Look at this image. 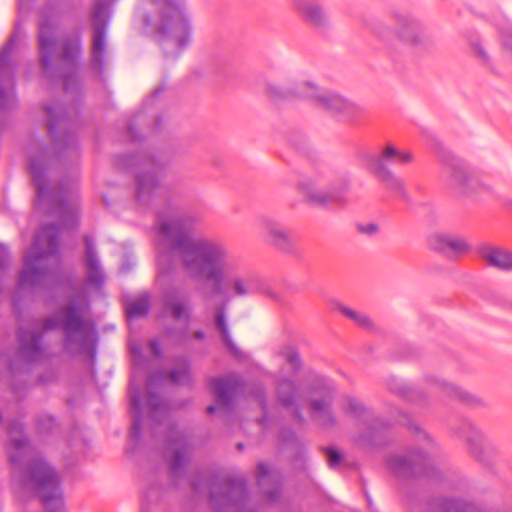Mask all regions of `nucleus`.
<instances>
[{
  "label": "nucleus",
  "mask_w": 512,
  "mask_h": 512,
  "mask_svg": "<svg viewBox=\"0 0 512 512\" xmlns=\"http://www.w3.org/2000/svg\"><path fill=\"white\" fill-rule=\"evenodd\" d=\"M190 446L183 432L175 427L168 430V447L165 457L169 462L171 477L176 480L182 473L188 460Z\"/></svg>",
  "instance_id": "dca6fc26"
},
{
  "label": "nucleus",
  "mask_w": 512,
  "mask_h": 512,
  "mask_svg": "<svg viewBox=\"0 0 512 512\" xmlns=\"http://www.w3.org/2000/svg\"><path fill=\"white\" fill-rule=\"evenodd\" d=\"M112 0H95L92 9L93 40L91 67L100 73L105 66V31L109 19V5Z\"/></svg>",
  "instance_id": "ddd939ff"
},
{
  "label": "nucleus",
  "mask_w": 512,
  "mask_h": 512,
  "mask_svg": "<svg viewBox=\"0 0 512 512\" xmlns=\"http://www.w3.org/2000/svg\"><path fill=\"white\" fill-rule=\"evenodd\" d=\"M446 173L448 174L449 184L465 193L470 181V175L464 165L452 156L445 160Z\"/></svg>",
  "instance_id": "c85d7f7f"
},
{
  "label": "nucleus",
  "mask_w": 512,
  "mask_h": 512,
  "mask_svg": "<svg viewBox=\"0 0 512 512\" xmlns=\"http://www.w3.org/2000/svg\"><path fill=\"white\" fill-rule=\"evenodd\" d=\"M131 407L134 411L133 422L131 428V435L134 439H138L142 427V407L139 395L134 391L133 387L130 388Z\"/></svg>",
  "instance_id": "f704fd0d"
},
{
  "label": "nucleus",
  "mask_w": 512,
  "mask_h": 512,
  "mask_svg": "<svg viewBox=\"0 0 512 512\" xmlns=\"http://www.w3.org/2000/svg\"><path fill=\"white\" fill-rule=\"evenodd\" d=\"M298 95L310 99L312 103L327 112L340 115L345 121L356 122L364 113L363 108L341 95L320 89L310 82L301 84Z\"/></svg>",
  "instance_id": "6e6552de"
},
{
  "label": "nucleus",
  "mask_w": 512,
  "mask_h": 512,
  "mask_svg": "<svg viewBox=\"0 0 512 512\" xmlns=\"http://www.w3.org/2000/svg\"><path fill=\"white\" fill-rule=\"evenodd\" d=\"M334 399V391L327 383L321 386V397L310 402L312 417L323 427H331L335 424L331 406Z\"/></svg>",
  "instance_id": "aec40b11"
},
{
  "label": "nucleus",
  "mask_w": 512,
  "mask_h": 512,
  "mask_svg": "<svg viewBox=\"0 0 512 512\" xmlns=\"http://www.w3.org/2000/svg\"><path fill=\"white\" fill-rule=\"evenodd\" d=\"M294 8L304 23L316 30L330 27L329 17L323 5L317 0H294Z\"/></svg>",
  "instance_id": "6ab92c4d"
},
{
  "label": "nucleus",
  "mask_w": 512,
  "mask_h": 512,
  "mask_svg": "<svg viewBox=\"0 0 512 512\" xmlns=\"http://www.w3.org/2000/svg\"><path fill=\"white\" fill-rule=\"evenodd\" d=\"M8 433L16 450L10 455V460L18 489L33 493L47 512H64L63 492L57 472L40 457L30 459L32 448L22 437L20 424H10Z\"/></svg>",
  "instance_id": "7ed1b4c3"
},
{
  "label": "nucleus",
  "mask_w": 512,
  "mask_h": 512,
  "mask_svg": "<svg viewBox=\"0 0 512 512\" xmlns=\"http://www.w3.org/2000/svg\"><path fill=\"white\" fill-rule=\"evenodd\" d=\"M231 286L236 296H246L253 292L255 286V279L252 277H233L231 279Z\"/></svg>",
  "instance_id": "ea45409f"
},
{
  "label": "nucleus",
  "mask_w": 512,
  "mask_h": 512,
  "mask_svg": "<svg viewBox=\"0 0 512 512\" xmlns=\"http://www.w3.org/2000/svg\"><path fill=\"white\" fill-rule=\"evenodd\" d=\"M276 399L277 402L286 409L293 410V416L299 422H303V417L297 405V398L300 394V389L295 382L289 379H281L276 385Z\"/></svg>",
  "instance_id": "5701e85b"
},
{
  "label": "nucleus",
  "mask_w": 512,
  "mask_h": 512,
  "mask_svg": "<svg viewBox=\"0 0 512 512\" xmlns=\"http://www.w3.org/2000/svg\"><path fill=\"white\" fill-rule=\"evenodd\" d=\"M439 512H482L473 503L462 502L456 499H445L439 504Z\"/></svg>",
  "instance_id": "e433bc0d"
},
{
  "label": "nucleus",
  "mask_w": 512,
  "mask_h": 512,
  "mask_svg": "<svg viewBox=\"0 0 512 512\" xmlns=\"http://www.w3.org/2000/svg\"><path fill=\"white\" fill-rule=\"evenodd\" d=\"M164 311L176 320L190 319L191 304L187 296L175 290L167 291L163 296Z\"/></svg>",
  "instance_id": "a878e982"
},
{
  "label": "nucleus",
  "mask_w": 512,
  "mask_h": 512,
  "mask_svg": "<svg viewBox=\"0 0 512 512\" xmlns=\"http://www.w3.org/2000/svg\"><path fill=\"white\" fill-rule=\"evenodd\" d=\"M395 35L399 42L411 51H430L435 44L432 34L419 18L394 12Z\"/></svg>",
  "instance_id": "1a4fd4ad"
},
{
  "label": "nucleus",
  "mask_w": 512,
  "mask_h": 512,
  "mask_svg": "<svg viewBox=\"0 0 512 512\" xmlns=\"http://www.w3.org/2000/svg\"><path fill=\"white\" fill-rule=\"evenodd\" d=\"M456 433L467 443L469 452L480 461H486L497 453L495 443L471 422H463L456 428Z\"/></svg>",
  "instance_id": "2eb2a0df"
},
{
  "label": "nucleus",
  "mask_w": 512,
  "mask_h": 512,
  "mask_svg": "<svg viewBox=\"0 0 512 512\" xmlns=\"http://www.w3.org/2000/svg\"><path fill=\"white\" fill-rule=\"evenodd\" d=\"M325 453L330 467H335L341 462L342 456L338 451L332 448H325Z\"/></svg>",
  "instance_id": "a18cd8bd"
},
{
  "label": "nucleus",
  "mask_w": 512,
  "mask_h": 512,
  "mask_svg": "<svg viewBox=\"0 0 512 512\" xmlns=\"http://www.w3.org/2000/svg\"><path fill=\"white\" fill-rule=\"evenodd\" d=\"M450 236L436 233L430 236L429 245L433 250L448 254V243Z\"/></svg>",
  "instance_id": "37998d69"
},
{
  "label": "nucleus",
  "mask_w": 512,
  "mask_h": 512,
  "mask_svg": "<svg viewBox=\"0 0 512 512\" xmlns=\"http://www.w3.org/2000/svg\"><path fill=\"white\" fill-rule=\"evenodd\" d=\"M128 133H129V135L131 136L132 139H134V140L137 139V137H136V135L134 133L133 127H131V126L128 127Z\"/></svg>",
  "instance_id": "6e6d98bb"
},
{
  "label": "nucleus",
  "mask_w": 512,
  "mask_h": 512,
  "mask_svg": "<svg viewBox=\"0 0 512 512\" xmlns=\"http://www.w3.org/2000/svg\"><path fill=\"white\" fill-rule=\"evenodd\" d=\"M149 346L155 357H159L161 355V350L156 340L150 341Z\"/></svg>",
  "instance_id": "603ef678"
},
{
  "label": "nucleus",
  "mask_w": 512,
  "mask_h": 512,
  "mask_svg": "<svg viewBox=\"0 0 512 512\" xmlns=\"http://www.w3.org/2000/svg\"><path fill=\"white\" fill-rule=\"evenodd\" d=\"M256 399L260 405V407L265 410L266 409V400H265V394L263 391H259L257 394H256Z\"/></svg>",
  "instance_id": "864d4df0"
},
{
  "label": "nucleus",
  "mask_w": 512,
  "mask_h": 512,
  "mask_svg": "<svg viewBox=\"0 0 512 512\" xmlns=\"http://www.w3.org/2000/svg\"><path fill=\"white\" fill-rule=\"evenodd\" d=\"M342 407L345 413L353 417H360L366 410L362 402L351 397L344 399Z\"/></svg>",
  "instance_id": "79ce46f5"
},
{
  "label": "nucleus",
  "mask_w": 512,
  "mask_h": 512,
  "mask_svg": "<svg viewBox=\"0 0 512 512\" xmlns=\"http://www.w3.org/2000/svg\"><path fill=\"white\" fill-rule=\"evenodd\" d=\"M192 487L195 491L199 490L200 489V483L198 482H193L192 483Z\"/></svg>",
  "instance_id": "bf43d9fd"
},
{
  "label": "nucleus",
  "mask_w": 512,
  "mask_h": 512,
  "mask_svg": "<svg viewBox=\"0 0 512 512\" xmlns=\"http://www.w3.org/2000/svg\"><path fill=\"white\" fill-rule=\"evenodd\" d=\"M211 389L216 397L218 406L229 410L232 400L241 386V380L235 375L227 377L213 378L210 381Z\"/></svg>",
  "instance_id": "412c9836"
},
{
  "label": "nucleus",
  "mask_w": 512,
  "mask_h": 512,
  "mask_svg": "<svg viewBox=\"0 0 512 512\" xmlns=\"http://www.w3.org/2000/svg\"><path fill=\"white\" fill-rule=\"evenodd\" d=\"M429 381L431 384L435 385V387L440 392H442L444 395L451 399L458 400L468 405H475L479 403V400L469 392L464 391L461 388L456 387L450 383H447L444 380H440L435 377H430Z\"/></svg>",
  "instance_id": "7c9ffc66"
},
{
  "label": "nucleus",
  "mask_w": 512,
  "mask_h": 512,
  "mask_svg": "<svg viewBox=\"0 0 512 512\" xmlns=\"http://www.w3.org/2000/svg\"><path fill=\"white\" fill-rule=\"evenodd\" d=\"M194 337H195L196 339L201 340V339H203V338H204V332H202V331H196V332L194 333Z\"/></svg>",
  "instance_id": "5fc2aeb1"
},
{
  "label": "nucleus",
  "mask_w": 512,
  "mask_h": 512,
  "mask_svg": "<svg viewBox=\"0 0 512 512\" xmlns=\"http://www.w3.org/2000/svg\"><path fill=\"white\" fill-rule=\"evenodd\" d=\"M143 22L166 56H177L187 47L191 26L183 0H149Z\"/></svg>",
  "instance_id": "20e7f679"
},
{
  "label": "nucleus",
  "mask_w": 512,
  "mask_h": 512,
  "mask_svg": "<svg viewBox=\"0 0 512 512\" xmlns=\"http://www.w3.org/2000/svg\"><path fill=\"white\" fill-rule=\"evenodd\" d=\"M427 466L428 459L419 451L395 454L387 459L388 469L398 477L426 474Z\"/></svg>",
  "instance_id": "a211bd4d"
},
{
  "label": "nucleus",
  "mask_w": 512,
  "mask_h": 512,
  "mask_svg": "<svg viewBox=\"0 0 512 512\" xmlns=\"http://www.w3.org/2000/svg\"><path fill=\"white\" fill-rule=\"evenodd\" d=\"M368 168L387 188L398 192L402 196L406 195L403 181L387 165L377 162L374 166H368Z\"/></svg>",
  "instance_id": "2f4dec72"
},
{
  "label": "nucleus",
  "mask_w": 512,
  "mask_h": 512,
  "mask_svg": "<svg viewBox=\"0 0 512 512\" xmlns=\"http://www.w3.org/2000/svg\"><path fill=\"white\" fill-rule=\"evenodd\" d=\"M46 158V154L43 153L32 157L29 163L37 190V206L41 209L50 208V213L58 216L63 226L75 227L79 212L77 182H62L58 187L47 185L44 175Z\"/></svg>",
  "instance_id": "423d86ee"
},
{
  "label": "nucleus",
  "mask_w": 512,
  "mask_h": 512,
  "mask_svg": "<svg viewBox=\"0 0 512 512\" xmlns=\"http://www.w3.org/2000/svg\"><path fill=\"white\" fill-rule=\"evenodd\" d=\"M300 87L301 84L296 86L295 89H284L279 84L267 83L265 91L268 98L272 101L284 100L292 97L304 98L303 96L298 95Z\"/></svg>",
  "instance_id": "72a5a7b5"
},
{
  "label": "nucleus",
  "mask_w": 512,
  "mask_h": 512,
  "mask_svg": "<svg viewBox=\"0 0 512 512\" xmlns=\"http://www.w3.org/2000/svg\"><path fill=\"white\" fill-rule=\"evenodd\" d=\"M265 240L276 248L288 251L292 247V240L286 229L277 221L265 218L261 222Z\"/></svg>",
  "instance_id": "393cba45"
},
{
  "label": "nucleus",
  "mask_w": 512,
  "mask_h": 512,
  "mask_svg": "<svg viewBox=\"0 0 512 512\" xmlns=\"http://www.w3.org/2000/svg\"><path fill=\"white\" fill-rule=\"evenodd\" d=\"M395 421L397 423H399V424L406 425L408 427H412L413 426V427L416 428V426L413 424L412 420L405 413L399 412V415H398V417L396 418Z\"/></svg>",
  "instance_id": "8fccbe9b"
},
{
  "label": "nucleus",
  "mask_w": 512,
  "mask_h": 512,
  "mask_svg": "<svg viewBox=\"0 0 512 512\" xmlns=\"http://www.w3.org/2000/svg\"><path fill=\"white\" fill-rule=\"evenodd\" d=\"M237 448L241 451L243 449V444L242 443H238Z\"/></svg>",
  "instance_id": "052dcab7"
},
{
  "label": "nucleus",
  "mask_w": 512,
  "mask_h": 512,
  "mask_svg": "<svg viewBox=\"0 0 512 512\" xmlns=\"http://www.w3.org/2000/svg\"><path fill=\"white\" fill-rule=\"evenodd\" d=\"M60 327L64 334L63 347L71 353L86 351L96 341L94 323L84 318L73 305L62 307L57 315L35 321L31 329L19 330V351L23 359L36 362L45 358L43 333Z\"/></svg>",
  "instance_id": "f03ea898"
},
{
  "label": "nucleus",
  "mask_w": 512,
  "mask_h": 512,
  "mask_svg": "<svg viewBox=\"0 0 512 512\" xmlns=\"http://www.w3.org/2000/svg\"><path fill=\"white\" fill-rule=\"evenodd\" d=\"M215 326H216V329L221 334L222 340H223L224 344L226 345V347L231 352L237 353V347L233 343V341H232V339L230 337L229 331H228V326H227V323H226L225 314H224V308L223 307L219 308L217 313H216V315H215Z\"/></svg>",
  "instance_id": "4c0bfd02"
},
{
  "label": "nucleus",
  "mask_w": 512,
  "mask_h": 512,
  "mask_svg": "<svg viewBox=\"0 0 512 512\" xmlns=\"http://www.w3.org/2000/svg\"><path fill=\"white\" fill-rule=\"evenodd\" d=\"M7 260L8 252L4 246L0 245V270H2L5 267Z\"/></svg>",
  "instance_id": "3c124183"
},
{
  "label": "nucleus",
  "mask_w": 512,
  "mask_h": 512,
  "mask_svg": "<svg viewBox=\"0 0 512 512\" xmlns=\"http://www.w3.org/2000/svg\"><path fill=\"white\" fill-rule=\"evenodd\" d=\"M86 247L85 268L86 283L95 288H101L104 283V274L100 267L99 259L90 236L84 237Z\"/></svg>",
  "instance_id": "b1692460"
},
{
  "label": "nucleus",
  "mask_w": 512,
  "mask_h": 512,
  "mask_svg": "<svg viewBox=\"0 0 512 512\" xmlns=\"http://www.w3.org/2000/svg\"><path fill=\"white\" fill-rule=\"evenodd\" d=\"M363 26L374 36L381 40H387L390 36V27L380 17L371 13L361 16Z\"/></svg>",
  "instance_id": "473e14b6"
},
{
  "label": "nucleus",
  "mask_w": 512,
  "mask_h": 512,
  "mask_svg": "<svg viewBox=\"0 0 512 512\" xmlns=\"http://www.w3.org/2000/svg\"><path fill=\"white\" fill-rule=\"evenodd\" d=\"M470 250V245L463 238L450 237L448 243V254L449 256L459 255L467 253Z\"/></svg>",
  "instance_id": "a19ab883"
},
{
  "label": "nucleus",
  "mask_w": 512,
  "mask_h": 512,
  "mask_svg": "<svg viewBox=\"0 0 512 512\" xmlns=\"http://www.w3.org/2000/svg\"><path fill=\"white\" fill-rule=\"evenodd\" d=\"M166 379H169L173 384H191L192 376L187 360L181 359L178 366L172 369L168 375L161 372L149 378L147 382L146 402L150 409V417L155 422L166 418L168 415V404L153 391L157 382H163Z\"/></svg>",
  "instance_id": "9b49d317"
},
{
  "label": "nucleus",
  "mask_w": 512,
  "mask_h": 512,
  "mask_svg": "<svg viewBox=\"0 0 512 512\" xmlns=\"http://www.w3.org/2000/svg\"><path fill=\"white\" fill-rule=\"evenodd\" d=\"M15 43L12 36L0 52V108L12 107L15 102L14 68L10 61V55Z\"/></svg>",
  "instance_id": "f3484780"
},
{
  "label": "nucleus",
  "mask_w": 512,
  "mask_h": 512,
  "mask_svg": "<svg viewBox=\"0 0 512 512\" xmlns=\"http://www.w3.org/2000/svg\"><path fill=\"white\" fill-rule=\"evenodd\" d=\"M337 308L342 315L352 320L359 327L367 330H372L374 328V323L368 315L344 305H338Z\"/></svg>",
  "instance_id": "c9c22d12"
},
{
  "label": "nucleus",
  "mask_w": 512,
  "mask_h": 512,
  "mask_svg": "<svg viewBox=\"0 0 512 512\" xmlns=\"http://www.w3.org/2000/svg\"><path fill=\"white\" fill-rule=\"evenodd\" d=\"M131 350H132L134 357H136L140 354V349L137 347H131Z\"/></svg>",
  "instance_id": "4d7b16f0"
},
{
  "label": "nucleus",
  "mask_w": 512,
  "mask_h": 512,
  "mask_svg": "<svg viewBox=\"0 0 512 512\" xmlns=\"http://www.w3.org/2000/svg\"><path fill=\"white\" fill-rule=\"evenodd\" d=\"M210 502L217 512L234 507L236 512H254L246 508L248 493L242 479H222L209 481Z\"/></svg>",
  "instance_id": "9d476101"
},
{
  "label": "nucleus",
  "mask_w": 512,
  "mask_h": 512,
  "mask_svg": "<svg viewBox=\"0 0 512 512\" xmlns=\"http://www.w3.org/2000/svg\"><path fill=\"white\" fill-rule=\"evenodd\" d=\"M302 189L307 198L314 204L318 205H331V204H344L346 202V186L331 190L320 191L310 184H303Z\"/></svg>",
  "instance_id": "cd10ccee"
},
{
  "label": "nucleus",
  "mask_w": 512,
  "mask_h": 512,
  "mask_svg": "<svg viewBox=\"0 0 512 512\" xmlns=\"http://www.w3.org/2000/svg\"><path fill=\"white\" fill-rule=\"evenodd\" d=\"M258 485L269 502H274L280 495V482L278 475L264 462L257 466Z\"/></svg>",
  "instance_id": "bb28decb"
},
{
  "label": "nucleus",
  "mask_w": 512,
  "mask_h": 512,
  "mask_svg": "<svg viewBox=\"0 0 512 512\" xmlns=\"http://www.w3.org/2000/svg\"><path fill=\"white\" fill-rule=\"evenodd\" d=\"M196 222L187 212L159 215L155 225L158 273L168 275L180 268L192 280L220 286L236 271L237 261L224 243L195 235Z\"/></svg>",
  "instance_id": "f257e3e1"
},
{
  "label": "nucleus",
  "mask_w": 512,
  "mask_h": 512,
  "mask_svg": "<svg viewBox=\"0 0 512 512\" xmlns=\"http://www.w3.org/2000/svg\"><path fill=\"white\" fill-rule=\"evenodd\" d=\"M358 230L362 233H365L368 235H373V234L377 233L378 226L376 224L369 223V224H365V225H359Z\"/></svg>",
  "instance_id": "09e8293b"
},
{
  "label": "nucleus",
  "mask_w": 512,
  "mask_h": 512,
  "mask_svg": "<svg viewBox=\"0 0 512 512\" xmlns=\"http://www.w3.org/2000/svg\"><path fill=\"white\" fill-rule=\"evenodd\" d=\"M46 121L49 135L54 142V157L60 159L63 154L75 156L76 140L75 137L67 131V119L63 106L59 103L46 105Z\"/></svg>",
  "instance_id": "f8f14e48"
},
{
  "label": "nucleus",
  "mask_w": 512,
  "mask_h": 512,
  "mask_svg": "<svg viewBox=\"0 0 512 512\" xmlns=\"http://www.w3.org/2000/svg\"><path fill=\"white\" fill-rule=\"evenodd\" d=\"M59 236L60 230L57 225L48 224L41 227L25 255L24 267L18 280L19 289L42 286L59 267Z\"/></svg>",
  "instance_id": "39448f33"
},
{
  "label": "nucleus",
  "mask_w": 512,
  "mask_h": 512,
  "mask_svg": "<svg viewBox=\"0 0 512 512\" xmlns=\"http://www.w3.org/2000/svg\"><path fill=\"white\" fill-rule=\"evenodd\" d=\"M502 42L505 49L512 56V29L506 30L502 33Z\"/></svg>",
  "instance_id": "de8ad7c7"
},
{
  "label": "nucleus",
  "mask_w": 512,
  "mask_h": 512,
  "mask_svg": "<svg viewBox=\"0 0 512 512\" xmlns=\"http://www.w3.org/2000/svg\"><path fill=\"white\" fill-rule=\"evenodd\" d=\"M149 310V296L141 295L126 306V314L129 319L145 316Z\"/></svg>",
  "instance_id": "58836bf2"
},
{
  "label": "nucleus",
  "mask_w": 512,
  "mask_h": 512,
  "mask_svg": "<svg viewBox=\"0 0 512 512\" xmlns=\"http://www.w3.org/2000/svg\"><path fill=\"white\" fill-rule=\"evenodd\" d=\"M283 356L293 367L297 368L299 366L300 359L296 351L289 349L286 352H283Z\"/></svg>",
  "instance_id": "49530a36"
},
{
  "label": "nucleus",
  "mask_w": 512,
  "mask_h": 512,
  "mask_svg": "<svg viewBox=\"0 0 512 512\" xmlns=\"http://www.w3.org/2000/svg\"><path fill=\"white\" fill-rule=\"evenodd\" d=\"M475 57L486 66L491 67V59L480 42H474L471 44Z\"/></svg>",
  "instance_id": "c03bdc74"
},
{
  "label": "nucleus",
  "mask_w": 512,
  "mask_h": 512,
  "mask_svg": "<svg viewBox=\"0 0 512 512\" xmlns=\"http://www.w3.org/2000/svg\"><path fill=\"white\" fill-rule=\"evenodd\" d=\"M40 62L45 74L54 77L59 74L63 78L65 89L75 81L78 58L81 54L80 36L65 38L58 55V46L54 37V23L48 19L39 25Z\"/></svg>",
  "instance_id": "0eeeda50"
},
{
  "label": "nucleus",
  "mask_w": 512,
  "mask_h": 512,
  "mask_svg": "<svg viewBox=\"0 0 512 512\" xmlns=\"http://www.w3.org/2000/svg\"><path fill=\"white\" fill-rule=\"evenodd\" d=\"M164 165L151 156H143L137 163L136 198L146 203L160 185V176Z\"/></svg>",
  "instance_id": "4468645a"
},
{
  "label": "nucleus",
  "mask_w": 512,
  "mask_h": 512,
  "mask_svg": "<svg viewBox=\"0 0 512 512\" xmlns=\"http://www.w3.org/2000/svg\"><path fill=\"white\" fill-rule=\"evenodd\" d=\"M216 409H217V407H216V406L211 405V406H209V407L207 408V413H208V414H212V413H214V412L216 411Z\"/></svg>",
  "instance_id": "13d9d810"
},
{
  "label": "nucleus",
  "mask_w": 512,
  "mask_h": 512,
  "mask_svg": "<svg viewBox=\"0 0 512 512\" xmlns=\"http://www.w3.org/2000/svg\"><path fill=\"white\" fill-rule=\"evenodd\" d=\"M413 156L410 152L401 151L392 144H387L378 152L377 155L369 158L367 166H374L377 162L382 165L387 163L395 162L400 164H406L411 162Z\"/></svg>",
  "instance_id": "c756f323"
},
{
  "label": "nucleus",
  "mask_w": 512,
  "mask_h": 512,
  "mask_svg": "<svg viewBox=\"0 0 512 512\" xmlns=\"http://www.w3.org/2000/svg\"><path fill=\"white\" fill-rule=\"evenodd\" d=\"M476 254L487 265L500 269H512V252L499 246L489 243H482L477 246Z\"/></svg>",
  "instance_id": "4be33fe9"
}]
</instances>
